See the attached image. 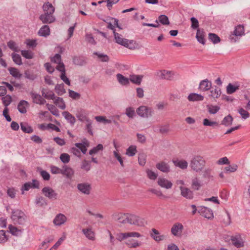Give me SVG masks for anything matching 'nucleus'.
Here are the masks:
<instances>
[{
  "instance_id": "nucleus-1",
  "label": "nucleus",
  "mask_w": 250,
  "mask_h": 250,
  "mask_svg": "<svg viewBox=\"0 0 250 250\" xmlns=\"http://www.w3.org/2000/svg\"><path fill=\"white\" fill-rule=\"evenodd\" d=\"M124 218L125 219L122 222L124 223H128L139 227H144L146 224V221L144 218L135 214H125Z\"/></svg>"
},
{
  "instance_id": "nucleus-2",
  "label": "nucleus",
  "mask_w": 250,
  "mask_h": 250,
  "mask_svg": "<svg viewBox=\"0 0 250 250\" xmlns=\"http://www.w3.org/2000/svg\"><path fill=\"white\" fill-rule=\"evenodd\" d=\"M205 164L206 161L203 157L195 155L191 160L189 166L192 170L196 172H200L204 168Z\"/></svg>"
},
{
  "instance_id": "nucleus-3",
  "label": "nucleus",
  "mask_w": 250,
  "mask_h": 250,
  "mask_svg": "<svg viewBox=\"0 0 250 250\" xmlns=\"http://www.w3.org/2000/svg\"><path fill=\"white\" fill-rule=\"evenodd\" d=\"M113 32L116 42L117 43L130 49H133L135 48V42L133 41H129L126 39H124L121 34L115 32V31H113Z\"/></svg>"
},
{
  "instance_id": "nucleus-4",
  "label": "nucleus",
  "mask_w": 250,
  "mask_h": 250,
  "mask_svg": "<svg viewBox=\"0 0 250 250\" xmlns=\"http://www.w3.org/2000/svg\"><path fill=\"white\" fill-rule=\"evenodd\" d=\"M11 219L14 222V224L23 225L26 222V216L23 212L17 209L13 211Z\"/></svg>"
},
{
  "instance_id": "nucleus-5",
  "label": "nucleus",
  "mask_w": 250,
  "mask_h": 250,
  "mask_svg": "<svg viewBox=\"0 0 250 250\" xmlns=\"http://www.w3.org/2000/svg\"><path fill=\"white\" fill-rule=\"evenodd\" d=\"M137 114L142 118H148L152 116V109L145 105H141L136 109Z\"/></svg>"
},
{
  "instance_id": "nucleus-6",
  "label": "nucleus",
  "mask_w": 250,
  "mask_h": 250,
  "mask_svg": "<svg viewBox=\"0 0 250 250\" xmlns=\"http://www.w3.org/2000/svg\"><path fill=\"white\" fill-rule=\"evenodd\" d=\"M245 34L244 27L242 25H238L235 27L233 33L230 36V40L231 42H236L237 39L235 37H241Z\"/></svg>"
},
{
  "instance_id": "nucleus-7",
  "label": "nucleus",
  "mask_w": 250,
  "mask_h": 250,
  "mask_svg": "<svg viewBox=\"0 0 250 250\" xmlns=\"http://www.w3.org/2000/svg\"><path fill=\"white\" fill-rule=\"evenodd\" d=\"M142 235L140 233L136 231H131L118 234L117 235V239L119 241H122L129 237L139 238Z\"/></svg>"
},
{
  "instance_id": "nucleus-8",
  "label": "nucleus",
  "mask_w": 250,
  "mask_h": 250,
  "mask_svg": "<svg viewBox=\"0 0 250 250\" xmlns=\"http://www.w3.org/2000/svg\"><path fill=\"white\" fill-rule=\"evenodd\" d=\"M184 229L183 225L180 223H175L171 228V233L176 237H180Z\"/></svg>"
},
{
  "instance_id": "nucleus-9",
  "label": "nucleus",
  "mask_w": 250,
  "mask_h": 250,
  "mask_svg": "<svg viewBox=\"0 0 250 250\" xmlns=\"http://www.w3.org/2000/svg\"><path fill=\"white\" fill-rule=\"evenodd\" d=\"M231 241L233 245L237 248L244 247V240L240 234H236L231 236Z\"/></svg>"
},
{
  "instance_id": "nucleus-10",
  "label": "nucleus",
  "mask_w": 250,
  "mask_h": 250,
  "mask_svg": "<svg viewBox=\"0 0 250 250\" xmlns=\"http://www.w3.org/2000/svg\"><path fill=\"white\" fill-rule=\"evenodd\" d=\"M198 212L203 216L208 219H210L213 218V214L212 210L203 206L199 207Z\"/></svg>"
},
{
  "instance_id": "nucleus-11",
  "label": "nucleus",
  "mask_w": 250,
  "mask_h": 250,
  "mask_svg": "<svg viewBox=\"0 0 250 250\" xmlns=\"http://www.w3.org/2000/svg\"><path fill=\"white\" fill-rule=\"evenodd\" d=\"M82 232L88 239L94 241L95 240V232L91 226H89L82 229Z\"/></svg>"
},
{
  "instance_id": "nucleus-12",
  "label": "nucleus",
  "mask_w": 250,
  "mask_h": 250,
  "mask_svg": "<svg viewBox=\"0 0 250 250\" xmlns=\"http://www.w3.org/2000/svg\"><path fill=\"white\" fill-rule=\"evenodd\" d=\"M42 192L44 195L49 198L56 199L57 198V193L51 188L46 187L42 189Z\"/></svg>"
},
{
  "instance_id": "nucleus-13",
  "label": "nucleus",
  "mask_w": 250,
  "mask_h": 250,
  "mask_svg": "<svg viewBox=\"0 0 250 250\" xmlns=\"http://www.w3.org/2000/svg\"><path fill=\"white\" fill-rule=\"evenodd\" d=\"M157 184L161 188L166 189H170L173 186V184L170 181L163 177H159L158 179Z\"/></svg>"
},
{
  "instance_id": "nucleus-14",
  "label": "nucleus",
  "mask_w": 250,
  "mask_h": 250,
  "mask_svg": "<svg viewBox=\"0 0 250 250\" xmlns=\"http://www.w3.org/2000/svg\"><path fill=\"white\" fill-rule=\"evenodd\" d=\"M39 19L43 23H51L55 21V17L53 15L44 13L40 15Z\"/></svg>"
},
{
  "instance_id": "nucleus-15",
  "label": "nucleus",
  "mask_w": 250,
  "mask_h": 250,
  "mask_svg": "<svg viewBox=\"0 0 250 250\" xmlns=\"http://www.w3.org/2000/svg\"><path fill=\"white\" fill-rule=\"evenodd\" d=\"M221 94L222 92L220 88L215 86L210 90L208 96L210 99L216 101V99L221 96Z\"/></svg>"
},
{
  "instance_id": "nucleus-16",
  "label": "nucleus",
  "mask_w": 250,
  "mask_h": 250,
  "mask_svg": "<svg viewBox=\"0 0 250 250\" xmlns=\"http://www.w3.org/2000/svg\"><path fill=\"white\" fill-rule=\"evenodd\" d=\"M77 188L79 191L86 195L90 194L91 189V185L88 183L79 184Z\"/></svg>"
},
{
  "instance_id": "nucleus-17",
  "label": "nucleus",
  "mask_w": 250,
  "mask_h": 250,
  "mask_svg": "<svg viewBox=\"0 0 250 250\" xmlns=\"http://www.w3.org/2000/svg\"><path fill=\"white\" fill-rule=\"evenodd\" d=\"M57 69L61 72L60 75L61 79L68 85H70V82L69 79L65 75V70L64 64H61L57 67Z\"/></svg>"
},
{
  "instance_id": "nucleus-18",
  "label": "nucleus",
  "mask_w": 250,
  "mask_h": 250,
  "mask_svg": "<svg viewBox=\"0 0 250 250\" xmlns=\"http://www.w3.org/2000/svg\"><path fill=\"white\" fill-rule=\"evenodd\" d=\"M39 183L37 180H33L32 182L26 183L24 184L21 188L22 194L24 193V190L28 191L30 188H39Z\"/></svg>"
},
{
  "instance_id": "nucleus-19",
  "label": "nucleus",
  "mask_w": 250,
  "mask_h": 250,
  "mask_svg": "<svg viewBox=\"0 0 250 250\" xmlns=\"http://www.w3.org/2000/svg\"><path fill=\"white\" fill-rule=\"evenodd\" d=\"M211 86V82L208 79H205L200 82L199 89L202 91H207L210 89Z\"/></svg>"
},
{
  "instance_id": "nucleus-20",
  "label": "nucleus",
  "mask_w": 250,
  "mask_h": 250,
  "mask_svg": "<svg viewBox=\"0 0 250 250\" xmlns=\"http://www.w3.org/2000/svg\"><path fill=\"white\" fill-rule=\"evenodd\" d=\"M180 190L183 197L188 199H192L193 198V192L189 188L180 187Z\"/></svg>"
},
{
  "instance_id": "nucleus-21",
  "label": "nucleus",
  "mask_w": 250,
  "mask_h": 250,
  "mask_svg": "<svg viewBox=\"0 0 250 250\" xmlns=\"http://www.w3.org/2000/svg\"><path fill=\"white\" fill-rule=\"evenodd\" d=\"M156 167L158 169L164 173H168L170 171V167L169 165L164 161H161L157 163L156 165Z\"/></svg>"
},
{
  "instance_id": "nucleus-22",
  "label": "nucleus",
  "mask_w": 250,
  "mask_h": 250,
  "mask_svg": "<svg viewBox=\"0 0 250 250\" xmlns=\"http://www.w3.org/2000/svg\"><path fill=\"white\" fill-rule=\"evenodd\" d=\"M42 9L43 13L53 15L55 9L51 3L47 2L44 3L43 5Z\"/></svg>"
},
{
  "instance_id": "nucleus-23",
  "label": "nucleus",
  "mask_w": 250,
  "mask_h": 250,
  "mask_svg": "<svg viewBox=\"0 0 250 250\" xmlns=\"http://www.w3.org/2000/svg\"><path fill=\"white\" fill-rule=\"evenodd\" d=\"M204 98L202 95L195 93L190 94L188 97V99L190 102L202 101Z\"/></svg>"
},
{
  "instance_id": "nucleus-24",
  "label": "nucleus",
  "mask_w": 250,
  "mask_h": 250,
  "mask_svg": "<svg viewBox=\"0 0 250 250\" xmlns=\"http://www.w3.org/2000/svg\"><path fill=\"white\" fill-rule=\"evenodd\" d=\"M66 217L64 215L59 214L56 216L53 222L56 225L60 226L64 224L66 221Z\"/></svg>"
},
{
  "instance_id": "nucleus-25",
  "label": "nucleus",
  "mask_w": 250,
  "mask_h": 250,
  "mask_svg": "<svg viewBox=\"0 0 250 250\" xmlns=\"http://www.w3.org/2000/svg\"><path fill=\"white\" fill-rule=\"evenodd\" d=\"M31 97L34 103L43 104L45 103V100L42 96L35 93H31Z\"/></svg>"
},
{
  "instance_id": "nucleus-26",
  "label": "nucleus",
  "mask_w": 250,
  "mask_h": 250,
  "mask_svg": "<svg viewBox=\"0 0 250 250\" xmlns=\"http://www.w3.org/2000/svg\"><path fill=\"white\" fill-rule=\"evenodd\" d=\"M173 163L176 167H179L182 169H187L188 166V163L187 161L182 160H173Z\"/></svg>"
},
{
  "instance_id": "nucleus-27",
  "label": "nucleus",
  "mask_w": 250,
  "mask_h": 250,
  "mask_svg": "<svg viewBox=\"0 0 250 250\" xmlns=\"http://www.w3.org/2000/svg\"><path fill=\"white\" fill-rule=\"evenodd\" d=\"M143 76L132 74L129 76V80L133 83L140 85L142 82Z\"/></svg>"
},
{
  "instance_id": "nucleus-28",
  "label": "nucleus",
  "mask_w": 250,
  "mask_h": 250,
  "mask_svg": "<svg viewBox=\"0 0 250 250\" xmlns=\"http://www.w3.org/2000/svg\"><path fill=\"white\" fill-rule=\"evenodd\" d=\"M151 231L150 235L156 241H160L164 239L165 236L160 235L159 231L155 229H152Z\"/></svg>"
},
{
  "instance_id": "nucleus-29",
  "label": "nucleus",
  "mask_w": 250,
  "mask_h": 250,
  "mask_svg": "<svg viewBox=\"0 0 250 250\" xmlns=\"http://www.w3.org/2000/svg\"><path fill=\"white\" fill-rule=\"evenodd\" d=\"M29 106V103L24 100L20 101L18 105V109L20 112L25 113L27 111L26 108Z\"/></svg>"
},
{
  "instance_id": "nucleus-30",
  "label": "nucleus",
  "mask_w": 250,
  "mask_h": 250,
  "mask_svg": "<svg viewBox=\"0 0 250 250\" xmlns=\"http://www.w3.org/2000/svg\"><path fill=\"white\" fill-rule=\"evenodd\" d=\"M125 244L129 248H136L140 247L142 243L137 240L131 239L128 240L125 242Z\"/></svg>"
},
{
  "instance_id": "nucleus-31",
  "label": "nucleus",
  "mask_w": 250,
  "mask_h": 250,
  "mask_svg": "<svg viewBox=\"0 0 250 250\" xmlns=\"http://www.w3.org/2000/svg\"><path fill=\"white\" fill-rule=\"evenodd\" d=\"M62 174L66 176L68 178H71L74 174V171L70 167L64 166L62 169Z\"/></svg>"
},
{
  "instance_id": "nucleus-32",
  "label": "nucleus",
  "mask_w": 250,
  "mask_h": 250,
  "mask_svg": "<svg viewBox=\"0 0 250 250\" xmlns=\"http://www.w3.org/2000/svg\"><path fill=\"white\" fill-rule=\"evenodd\" d=\"M196 37L198 40V41L203 44H205V32L203 29H198L197 31Z\"/></svg>"
},
{
  "instance_id": "nucleus-33",
  "label": "nucleus",
  "mask_w": 250,
  "mask_h": 250,
  "mask_svg": "<svg viewBox=\"0 0 250 250\" xmlns=\"http://www.w3.org/2000/svg\"><path fill=\"white\" fill-rule=\"evenodd\" d=\"M38 34L41 36L46 37L50 34V28L47 25L42 26L38 32Z\"/></svg>"
},
{
  "instance_id": "nucleus-34",
  "label": "nucleus",
  "mask_w": 250,
  "mask_h": 250,
  "mask_svg": "<svg viewBox=\"0 0 250 250\" xmlns=\"http://www.w3.org/2000/svg\"><path fill=\"white\" fill-rule=\"evenodd\" d=\"M191 186L193 189L198 190L202 187V184L199 179L195 177L192 179Z\"/></svg>"
},
{
  "instance_id": "nucleus-35",
  "label": "nucleus",
  "mask_w": 250,
  "mask_h": 250,
  "mask_svg": "<svg viewBox=\"0 0 250 250\" xmlns=\"http://www.w3.org/2000/svg\"><path fill=\"white\" fill-rule=\"evenodd\" d=\"M42 96L47 99H54L55 95L52 91L48 89H42Z\"/></svg>"
},
{
  "instance_id": "nucleus-36",
  "label": "nucleus",
  "mask_w": 250,
  "mask_h": 250,
  "mask_svg": "<svg viewBox=\"0 0 250 250\" xmlns=\"http://www.w3.org/2000/svg\"><path fill=\"white\" fill-rule=\"evenodd\" d=\"M8 70L10 74L15 78L20 79L22 76L19 69L15 67H9Z\"/></svg>"
},
{
  "instance_id": "nucleus-37",
  "label": "nucleus",
  "mask_w": 250,
  "mask_h": 250,
  "mask_svg": "<svg viewBox=\"0 0 250 250\" xmlns=\"http://www.w3.org/2000/svg\"><path fill=\"white\" fill-rule=\"evenodd\" d=\"M76 117L81 122H86L89 120V118L85 114L83 111H78L76 114Z\"/></svg>"
},
{
  "instance_id": "nucleus-38",
  "label": "nucleus",
  "mask_w": 250,
  "mask_h": 250,
  "mask_svg": "<svg viewBox=\"0 0 250 250\" xmlns=\"http://www.w3.org/2000/svg\"><path fill=\"white\" fill-rule=\"evenodd\" d=\"M63 116L64 118L72 125H74L76 122L75 118L68 111H64L62 113Z\"/></svg>"
},
{
  "instance_id": "nucleus-39",
  "label": "nucleus",
  "mask_w": 250,
  "mask_h": 250,
  "mask_svg": "<svg viewBox=\"0 0 250 250\" xmlns=\"http://www.w3.org/2000/svg\"><path fill=\"white\" fill-rule=\"evenodd\" d=\"M117 78L118 82L122 85H128L129 83V79L124 77L121 74H118L117 75Z\"/></svg>"
},
{
  "instance_id": "nucleus-40",
  "label": "nucleus",
  "mask_w": 250,
  "mask_h": 250,
  "mask_svg": "<svg viewBox=\"0 0 250 250\" xmlns=\"http://www.w3.org/2000/svg\"><path fill=\"white\" fill-rule=\"evenodd\" d=\"M239 85H233L230 83L227 85L226 87L227 93L228 94H231L234 93L237 90L239 89Z\"/></svg>"
},
{
  "instance_id": "nucleus-41",
  "label": "nucleus",
  "mask_w": 250,
  "mask_h": 250,
  "mask_svg": "<svg viewBox=\"0 0 250 250\" xmlns=\"http://www.w3.org/2000/svg\"><path fill=\"white\" fill-rule=\"evenodd\" d=\"M137 147L135 146H130L126 150L125 154L128 156H133L137 153Z\"/></svg>"
},
{
  "instance_id": "nucleus-42",
  "label": "nucleus",
  "mask_w": 250,
  "mask_h": 250,
  "mask_svg": "<svg viewBox=\"0 0 250 250\" xmlns=\"http://www.w3.org/2000/svg\"><path fill=\"white\" fill-rule=\"evenodd\" d=\"M21 129L25 133H31L33 132V130L32 127L26 123H21Z\"/></svg>"
},
{
  "instance_id": "nucleus-43",
  "label": "nucleus",
  "mask_w": 250,
  "mask_h": 250,
  "mask_svg": "<svg viewBox=\"0 0 250 250\" xmlns=\"http://www.w3.org/2000/svg\"><path fill=\"white\" fill-rule=\"evenodd\" d=\"M8 229L9 232L13 235L17 236L21 232V229L12 225H9Z\"/></svg>"
},
{
  "instance_id": "nucleus-44",
  "label": "nucleus",
  "mask_w": 250,
  "mask_h": 250,
  "mask_svg": "<svg viewBox=\"0 0 250 250\" xmlns=\"http://www.w3.org/2000/svg\"><path fill=\"white\" fill-rule=\"evenodd\" d=\"M118 22V20L115 18H111L110 19V21L109 22H108L107 27L114 31V27L115 26L119 27Z\"/></svg>"
},
{
  "instance_id": "nucleus-45",
  "label": "nucleus",
  "mask_w": 250,
  "mask_h": 250,
  "mask_svg": "<svg viewBox=\"0 0 250 250\" xmlns=\"http://www.w3.org/2000/svg\"><path fill=\"white\" fill-rule=\"evenodd\" d=\"M54 104L62 109H64L65 108V104L61 98L58 97L55 99Z\"/></svg>"
},
{
  "instance_id": "nucleus-46",
  "label": "nucleus",
  "mask_w": 250,
  "mask_h": 250,
  "mask_svg": "<svg viewBox=\"0 0 250 250\" xmlns=\"http://www.w3.org/2000/svg\"><path fill=\"white\" fill-rule=\"evenodd\" d=\"M21 55L26 59H31L34 57V53L30 50L21 51Z\"/></svg>"
},
{
  "instance_id": "nucleus-47",
  "label": "nucleus",
  "mask_w": 250,
  "mask_h": 250,
  "mask_svg": "<svg viewBox=\"0 0 250 250\" xmlns=\"http://www.w3.org/2000/svg\"><path fill=\"white\" fill-rule=\"evenodd\" d=\"M207 107L208 112L211 114L216 113L220 109V107L217 105H209Z\"/></svg>"
},
{
  "instance_id": "nucleus-48",
  "label": "nucleus",
  "mask_w": 250,
  "mask_h": 250,
  "mask_svg": "<svg viewBox=\"0 0 250 250\" xmlns=\"http://www.w3.org/2000/svg\"><path fill=\"white\" fill-rule=\"evenodd\" d=\"M46 106L47 109L52 113V114L56 116L59 115L58 110L54 105L49 104H47Z\"/></svg>"
},
{
  "instance_id": "nucleus-49",
  "label": "nucleus",
  "mask_w": 250,
  "mask_h": 250,
  "mask_svg": "<svg viewBox=\"0 0 250 250\" xmlns=\"http://www.w3.org/2000/svg\"><path fill=\"white\" fill-rule=\"evenodd\" d=\"M237 168L238 166L237 165L232 164L225 167L224 170L226 172H234L237 170Z\"/></svg>"
},
{
  "instance_id": "nucleus-50",
  "label": "nucleus",
  "mask_w": 250,
  "mask_h": 250,
  "mask_svg": "<svg viewBox=\"0 0 250 250\" xmlns=\"http://www.w3.org/2000/svg\"><path fill=\"white\" fill-rule=\"evenodd\" d=\"M146 173L147 177L150 180H155L158 177V174L156 173L149 169L146 170Z\"/></svg>"
},
{
  "instance_id": "nucleus-51",
  "label": "nucleus",
  "mask_w": 250,
  "mask_h": 250,
  "mask_svg": "<svg viewBox=\"0 0 250 250\" xmlns=\"http://www.w3.org/2000/svg\"><path fill=\"white\" fill-rule=\"evenodd\" d=\"M12 58L14 62L18 65H21L22 64L21 58L20 55L12 53Z\"/></svg>"
},
{
  "instance_id": "nucleus-52",
  "label": "nucleus",
  "mask_w": 250,
  "mask_h": 250,
  "mask_svg": "<svg viewBox=\"0 0 250 250\" xmlns=\"http://www.w3.org/2000/svg\"><path fill=\"white\" fill-rule=\"evenodd\" d=\"M94 54L96 55L101 62H107L109 60L108 56L106 55L98 52H94Z\"/></svg>"
},
{
  "instance_id": "nucleus-53",
  "label": "nucleus",
  "mask_w": 250,
  "mask_h": 250,
  "mask_svg": "<svg viewBox=\"0 0 250 250\" xmlns=\"http://www.w3.org/2000/svg\"><path fill=\"white\" fill-rule=\"evenodd\" d=\"M7 46L10 49L15 52H19L20 51L17 44L13 41H10L8 42L7 43Z\"/></svg>"
},
{
  "instance_id": "nucleus-54",
  "label": "nucleus",
  "mask_w": 250,
  "mask_h": 250,
  "mask_svg": "<svg viewBox=\"0 0 250 250\" xmlns=\"http://www.w3.org/2000/svg\"><path fill=\"white\" fill-rule=\"evenodd\" d=\"M161 77L164 79L169 80L172 76V73L170 71L164 70L160 72Z\"/></svg>"
},
{
  "instance_id": "nucleus-55",
  "label": "nucleus",
  "mask_w": 250,
  "mask_h": 250,
  "mask_svg": "<svg viewBox=\"0 0 250 250\" xmlns=\"http://www.w3.org/2000/svg\"><path fill=\"white\" fill-rule=\"evenodd\" d=\"M125 114L129 118H133L135 115L134 108L132 107H127L125 109Z\"/></svg>"
},
{
  "instance_id": "nucleus-56",
  "label": "nucleus",
  "mask_w": 250,
  "mask_h": 250,
  "mask_svg": "<svg viewBox=\"0 0 250 250\" xmlns=\"http://www.w3.org/2000/svg\"><path fill=\"white\" fill-rule=\"evenodd\" d=\"M208 38L213 43H217L220 42V38L215 34L209 33Z\"/></svg>"
},
{
  "instance_id": "nucleus-57",
  "label": "nucleus",
  "mask_w": 250,
  "mask_h": 250,
  "mask_svg": "<svg viewBox=\"0 0 250 250\" xmlns=\"http://www.w3.org/2000/svg\"><path fill=\"white\" fill-rule=\"evenodd\" d=\"M233 118L230 115L225 117L222 121V124L226 126H229L232 124Z\"/></svg>"
},
{
  "instance_id": "nucleus-58",
  "label": "nucleus",
  "mask_w": 250,
  "mask_h": 250,
  "mask_svg": "<svg viewBox=\"0 0 250 250\" xmlns=\"http://www.w3.org/2000/svg\"><path fill=\"white\" fill-rule=\"evenodd\" d=\"M148 191L154 194L157 196L161 198H165L166 196L163 194L162 192L160 190H158L155 188H150Z\"/></svg>"
},
{
  "instance_id": "nucleus-59",
  "label": "nucleus",
  "mask_w": 250,
  "mask_h": 250,
  "mask_svg": "<svg viewBox=\"0 0 250 250\" xmlns=\"http://www.w3.org/2000/svg\"><path fill=\"white\" fill-rule=\"evenodd\" d=\"M51 62L58 64L56 67V69L59 65L61 64H63L61 61V55L58 54H56L54 57L51 58Z\"/></svg>"
},
{
  "instance_id": "nucleus-60",
  "label": "nucleus",
  "mask_w": 250,
  "mask_h": 250,
  "mask_svg": "<svg viewBox=\"0 0 250 250\" xmlns=\"http://www.w3.org/2000/svg\"><path fill=\"white\" fill-rule=\"evenodd\" d=\"M2 100L3 104L5 107H7V106L11 104L12 102V98L10 95H7L2 97Z\"/></svg>"
},
{
  "instance_id": "nucleus-61",
  "label": "nucleus",
  "mask_w": 250,
  "mask_h": 250,
  "mask_svg": "<svg viewBox=\"0 0 250 250\" xmlns=\"http://www.w3.org/2000/svg\"><path fill=\"white\" fill-rule=\"evenodd\" d=\"M55 91L59 95H62L65 92L63 84H57L55 86Z\"/></svg>"
},
{
  "instance_id": "nucleus-62",
  "label": "nucleus",
  "mask_w": 250,
  "mask_h": 250,
  "mask_svg": "<svg viewBox=\"0 0 250 250\" xmlns=\"http://www.w3.org/2000/svg\"><path fill=\"white\" fill-rule=\"evenodd\" d=\"M95 120L98 122H103L104 124H110L112 123L111 120L106 119L105 117L102 116H98L95 117Z\"/></svg>"
},
{
  "instance_id": "nucleus-63",
  "label": "nucleus",
  "mask_w": 250,
  "mask_h": 250,
  "mask_svg": "<svg viewBox=\"0 0 250 250\" xmlns=\"http://www.w3.org/2000/svg\"><path fill=\"white\" fill-rule=\"evenodd\" d=\"M60 158L62 162L64 164L69 163L70 160V156L68 154L63 153H62L60 157Z\"/></svg>"
},
{
  "instance_id": "nucleus-64",
  "label": "nucleus",
  "mask_w": 250,
  "mask_h": 250,
  "mask_svg": "<svg viewBox=\"0 0 250 250\" xmlns=\"http://www.w3.org/2000/svg\"><path fill=\"white\" fill-rule=\"evenodd\" d=\"M159 20L160 22L164 25H168L169 21L168 17L166 15H162L159 16Z\"/></svg>"
}]
</instances>
